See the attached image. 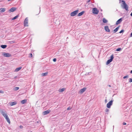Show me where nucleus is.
<instances>
[{
	"label": "nucleus",
	"instance_id": "obj_36",
	"mask_svg": "<svg viewBox=\"0 0 132 132\" xmlns=\"http://www.w3.org/2000/svg\"><path fill=\"white\" fill-rule=\"evenodd\" d=\"M122 124L123 125H126V123L125 122H123Z\"/></svg>",
	"mask_w": 132,
	"mask_h": 132
},
{
	"label": "nucleus",
	"instance_id": "obj_34",
	"mask_svg": "<svg viewBox=\"0 0 132 132\" xmlns=\"http://www.w3.org/2000/svg\"><path fill=\"white\" fill-rule=\"evenodd\" d=\"M0 93H1L3 94L4 93V92L2 90H0Z\"/></svg>",
	"mask_w": 132,
	"mask_h": 132
},
{
	"label": "nucleus",
	"instance_id": "obj_38",
	"mask_svg": "<svg viewBox=\"0 0 132 132\" xmlns=\"http://www.w3.org/2000/svg\"><path fill=\"white\" fill-rule=\"evenodd\" d=\"M130 37H132V32H131L130 35Z\"/></svg>",
	"mask_w": 132,
	"mask_h": 132
},
{
	"label": "nucleus",
	"instance_id": "obj_13",
	"mask_svg": "<svg viewBox=\"0 0 132 132\" xmlns=\"http://www.w3.org/2000/svg\"><path fill=\"white\" fill-rule=\"evenodd\" d=\"M86 88H83L81 89L80 91V93L82 94L83 92H84L86 90Z\"/></svg>",
	"mask_w": 132,
	"mask_h": 132
},
{
	"label": "nucleus",
	"instance_id": "obj_18",
	"mask_svg": "<svg viewBox=\"0 0 132 132\" xmlns=\"http://www.w3.org/2000/svg\"><path fill=\"white\" fill-rule=\"evenodd\" d=\"M84 11H82L81 12L79 13L77 15L78 16H80L82 15L83 13H84Z\"/></svg>",
	"mask_w": 132,
	"mask_h": 132
},
{
	"label": "nucleus",
	"instance_id": "obj_1",
	"mask_svg": "<svg viewBox=\"0 0 132 132\" xmlns=\"http://www.w3.org/2000/svg\"><path fill=\"white\" fill-rule=\"evenodd\" d=\"M122 3L121 4V5L122 8L125 9L126 11H127L128 10V6L127 5L125 1L123 0H120L119 3Z\"/></svg>",
	"mask_w": 132,
	"mask_h": 132
},
{
	"label": "nucleus",
	"instance_id": "obj_4",
	"mask_svg": "<svg viewBox=\"0 0 132 132\" xmlns=\"http://www.w3.org/2000/svg\"><path fill=\"white\" fill-rule=\"evenodd\" d=\"M24 24L25 27L28 26V18H26L25 19L24 22Z\"/></svg>",
	"mask_w": 132,
	"mask_h": 132
},
{
	"label": "nucleus",
	"instance_id": "obj_23",
	"mask_svg": "<svg viewBox=\"0 0 132 132\" xmlns=\"http://www.w3.org/2000/svg\"><path fill=\"white\" fill-rule=\"evenodd\" d=\"M7 47V45H2L1 46V47L3 48H5Z\"/></svg>",
	"mask_w": 132,
	"mask_h": 132
},
{
	"label": "nucleus",
	"instance_id": "obj_10",
	"mask_svg": "<svg viewBox=\"0 0 132 132\" xmlns=\"http://www.w3.org/2000/svg\"><path fill=\"white\" fill-rule=\"evenodd\" d=\"M122 18H121L118 20L116 22V25H118L122 21Z\"/></svg>",
	"mask_w": 132,
	"mask_h": 132
},
{
	"label": "nucleus",
	"instance_id": "obj_37",
	"mask_svg": "<svg viewBox=\"0 0 132 132\" xmlns=\"http://www.w3.org/2000/svg\"><path fill=\"white\" fill-rule=\"evenodd\" d=\"M20 128H22L23 127L22 126H20Z\"/></svg>",
	"mask_w": 132,
	"mask_h": 132
},
{
	"label": "nucleus",
	"instance_id": "obj_2",
	"mask_svg": "<svg viewBox=\"0 0 132 132\" xmlns=\"http://www.w3.org/2000/svg\"><path fill=\"white\" fill-rule=\"evenodd\" d=\"M0 112L4 117L5 118L8 116L7 112L5 110H1L0 111Z\"/></svg>",
	"mask_w": 132,
	"mask_h": 132
},
{
	"label": "nucleus",
	"instance_id": "obj_14",
	"mask_svg": "<svg viewBox=\"0 0 132 132\" xmlns=\"http://www.w3.org/2000/svg\"><path fill=\"white\" fill-rule=\"evenodd\" d=\"M16 104L17 102L15 101H14L11 102L10 103V105L11 106H12L16 105Z\"/></svg>",
	"mask_w": 132,
	"mask_h": 132
},
{
	"label": "nucleus",
	"instance_id": "obj_5",
	"mask_svg": "<svg viewBox=\"0 0 132 132\" xmlns=\"http://www.w3.org/2000/svg\"><path fill=\"white\" fill-rule=\"evenodd\" d=\"M114 58L113 55L112 54L110 57V59L108 60L107 61L106 64L108 65L111 62H112Z\"/></svg>",
	"mask_w": 132,
	"mask_h": 132
},
{
	"label": "nucleus",
	"instance_id": "obj_35",
	"mask_svg": "<svg viewBox=\"0 0 132 132\" xmlns=\"http://www.w3.org/2000/svg\"><path fill=\"white\" fill-rule=\"evenodd\" d=\"M71 109V108L70 107H68L67 109V110H70Z\"/></svg>",
	"mask_w": 132,
	"mask_h": 132
},
{
	"label": "nucleus",
	"instance_id": "obj_25",
	"mask_svg": "<svg viewBox=\"0 0 132 132\" xmlns=\"http://www.w3.org/2000/svg\"><path fill=\"white\" fill-rule=\"evenodd\" d=\"M19 17V15H17L15 17H14L13 18H12V20H15L16 19H17Z\"/></svg>",
	"mask_w": 132,
	"mask_h": 132
},
{
	"label": "nucleus",
	"instance_id": "obj_7",
	"mask_svg": "<svg viewBox=\"0 0 132 132\" xmlns=\"http://www.w3.org/2000/svg\"><path fill=\"white\" fill-rule=\"evenodd\" d=\"M113 101V100H111L107 104L106 106L108 108H111V106L112 104Z\"/></svg>",
	"mask_w": 132,
	"mask_h": 132
},
{
	"label": "nucleus",
	"instance_id": "obj_17",
	"mask_svg": "<svg viewBox=\"0 0 132 132\" xmlns=\"http://www.w3.org/2000/svg\"><path fill=\"white\" fill-rule=\"evenodd\" d=\"M22 67H20L17 68H16L14 70V71L15 72H17L19 71L22 68Z\"/></svg>",
	"mask_w": 132,
	"mask_h": 132
},
{
	"label": "nucleus",
	"instance_id": "obj_3",
	"mask_svg": "<svg viewBox=\"0 0 132 132\" xmlns=\"http://www.w3.org/2000/svg\"><path fill=\"white\" fill-rule=\"evenodd\" d=\"M2 55L6 57H10L11 56V55L8 53L2 52Z\"/></svg>",
	"mask_w": 132,
	"mask_h": 132
},
{
	"label": "nucleus",
	"instance_id": "obj_44",
	"mask_svg": "<svg viewBox=\"0 0 132 132\" xmlns=\"http://www.w3.org/2000/svg\"><path fill=\"white\" fill-rule=\"evenodd\" d=\"M39 9H40V11H39V12H40V7H39Z\"/></svg>",
	"mask_w": 132,
	"mask_h": 132
},
{
	"label": "nucleus",
	"instance_id": "obj_32",
	"mask_svg": "<svg viewBox=\"0 0 132 132\" xmlns=\"http://www.w3.org/2000/svg\"><path fill=\"white\" fill-rule=\"evenodd\" d=\"M56 58H54L53 59V61L54 62H56Z\"/></svg>",
	"mask_w": 132,
	"mask_h": 132
},
{
	"label": "nucleus",
	"instance_id": "obj_27",
	"mask_svg": "<svg viewBox=\"0 0 132 132\" xmlns=\"http://www.w3.org/2000/svg\"><path fill=\"white\" fill-rule=\"evenodd\" d=\"M121 50V48H118L117 49L116 51H120Z\"/></svg>",
	"mask_w": 132,
	"mask_h": 132
},
{
	"label": "nucleus",
	"instance_id": "obj_45",
	"mask_svg": "<svg viewBox=\"0 0 132 132\" xmlns=\"http://www.w3.org/2000/svg\"><path fill=\"white\" fill-rule=\"evenodd\" d=\"M109 87H110V86H110V85H109Z\"/></svg>",
	"mask_w": 132,
	"mask_h": 132
},
{
	"label": "nucleus",
	"instance_id": "obj_22",
	"mask_svg": "<svg viewBox=\"0 0 132 132\" xmlns=\"http://www.w3.org/2000/svg\"><path fill=\"white\" fill-rule=\"evenodd\" d=\"M103 21L104 23H106L108 22V21L105 18L103 19Z\"/></svg>",
	"mask_w": 132,
	"mask_h": 132
},
{
	"label": "nucleus",
	"instance_id": "obj_20",
	"mask_svg": "<svg viewBox=\"0 0 132 132\" xmlns=\"http://www.w3.org/2000/svg\"><path fill=\"white\" fill-rule=\"evenodd\" d=\"M65 89L64 88H62V89H59V92H63Z\"/></svg>",
	"mask_w": 132,
	"mask_h": 132
},
{
	"label": "nucleus",
	"instance_id": "obj_31",
	"mask_svg": "<svg viewBox=\"0 0 132 132\" xmlns=\"http://www.w3.org/2000/svg\"><path fill=\"white\" fill-rule=\"evenodd\" d=\"M32 54L31 53H30L29 54V56L30 57H32Z\"/></svg>",
	"mask_w": 132,
	"mask_h": 132
},
{
	"label": "nucleus",
	"instance_id": "obj_6",
	"mask_svg": "<svg viewBox=\"0 0 132 132\" xmlns=\"http://www.w3.org/2000/svg\"><path fill=\"white\" fill-rule=\"evenodd\" d=\"M78 10H77L72 12L70 13V15L72 16H73L76 15L78 13Z\"/></svg>",
	"mask_w": 132,
	"mask_h": 132
},
{
	"label": "nucleus",
	"instance_id": "obj_30",
	"mask_svg": "<svg viewBox=\"0 0 132 132\" xmlns=\"http://www.w3.org/2000/svg\"><path fill=\"white\" fill-rule=\"evenodd\" d=\"M129 82H132V78H130L129 79Z\"/></svg>",
	"mask_w": 132,
	"mask_h": 132
},
{
	"label": "nucleus",
	"instance_id": "obj_39",
	"mask_svg": "<svg viewBox=\"0 0 132 132\" xmlns=\"http://www.w3.org/2000/svg\"><path fill=\"white\" fill-rule=\"evenodd\" d=\"M130 15L131 16H132V12H131V13L130 14Z\"/></svg>",
	"mask_w": 132,
	"mask_h": 132
},
{
	"label": "nucleus",
	"instance_id": "obj_9",
	"mask_svg": "<svg viewBox=\"0 0 132 132\" xmlns=\"http://www.w3.org/2000/svg\"><path fill=\"white\" fill-rule=\"evenodd\" d=\"M51 112V110H47L46 111L43 112V115H45Z\"/></svg>",
	"mask_w": 132,
	"mask_h": 132
},
{
	"label": "nucleus",
	"instance_id": "obj_16",
	"mask_svg": "<svg viewBox=\"0 0 132 132\" xmlns=\"http://www.w3.org/2000/svg\"><path fill=\"white\" fill-rule=\"evenodd\" d=\"M120 26L118 27H117L115 29H114L113 31V32L114 33H116L118 30L119 27H120Z\"/></svg>",
	"mask_w": 132,
	"mask_h": 132
},
{
	"label": "nucleus",
	"instance_id": "obj_21",
	"mask_svg": "<svg viewBox=\"0 0 132 132\" xmlns=\"http://www.w3.org/2000/svg\"><path fill=\"white\" fill-rule=\"evenodd\" d=\"M1 12H4L5 11V8H1L0 9Z\"/></svg>",
	"mask_w": 132,
	"mask_h": 132
},
{
	"label": "nucleus",
	"instance_id": "obj_24",
	"mask_svg": "<svg viewBox=\"0 0 132 132\" xmlns=\"http://www.w3.org/2000/svg\"><path fill=\"white\" fill-rule=\"evenodd\" d=\"M48 74V72H45L42 74V76H46Z\"/></svg>",
	"mask_w": 132,
	"mask_h": 132
},
{
	"label": "nucleus",
	"instance_id": "obj_42",
	"mask_svg": "<svg viewBox=\"0 0 132 132\" xmlns=\"http://www.w3.org/2000/svg\"><path fill=\"white\" fill-rule=\"evenodd\" d=\"M90 0H88V1H87V2H89L90 1Z\"/></svg>",
	"mask_w": 132,
	"mask_h": 132
},
{
	"label": "nucleus",
	"instance_id": "obj_12",
	"mask_svg": "<svg viewBox=\"0 0 132 132\" xmlns=\"http://www.w3.org/2000/svg\"><path fill=\"white\" fill-rule=\"evenodd\" d=\"M16 9V8L12 7L9 10V12H12L15 11Z\"/></svg>",
	"mask_w": 132,
	"mask_h": 132
},
{
	"label": "nucleus",
	"instance_id": "obj_19",
	"mask_svg": "<svg viewBox=\"0 0 132 132\" xmlns=\"http://www.w3.org/2000/svg\"><path fill=\"white\" fill-rule=\"evenodd\" d=\"M27 101V100H22L21 101V103L22 104H24Z\"/></svg>",
	"mask_w": 132,
	"mask_h": 132
},
{
	"label": "nucleus",
	"instance_id": "obj_33",
	"mask_svg": "<svg viewBox=\"0 0 132 132\" xmlns=\"http://www.w3.org/2000/svg\"><path fill=\"white\" fill-rule=\"evenodd\" d=\"M109 111V109L107 108H106L105 110V112H108Z\"/></svg>",
	"mask_w": 132,
	"mask_h": 132
},
{
	"label": "nucleus",
	"instance_id": "obj_41",
	"mask_svg": "<svg viewBox=\"0 0 132 132\" xmlns=\"http://www.w3.org/2000/svg\"><path fill=\"white\" fill-rule=\"evenodd\" d=\"M130 73H132V70H131L130 72Z\"/></svg>",
	"mask_w": 132,
	"mask_h": 132
},
{
	"label": "nucleus",
	"instance_id": "obj_43",
	"mask_svg": "<svg viewBox=\"0 0 132 132\" xmlns=\"http://www.w3.org/2000/svg\"><path fill=\"white\" fill-rule=\"evenodd\" d=\"M17 77L16 76H15L14 77V79H15Z\"/></svg>",
	"mask_w": 132,
	"mask_h": 132
},
{
	"label": "nucleus",
	"instance_id": "obj_28",
	"mask_svg": "<svg viewBox=\"0 0 132 132\" xmlns=\"http://www.w3.org/2000/svg\"><path fill=\"white\" fill-rule=\"evenodd\" d=\"M124 30L123 29H122V30H121L120 31V32H119V33H122L123 32H124Z\"/></svg>",
	"mask_w": 132,
	"mask_h": 132
},
{
	"label": "nucleus",
	"instance_id": "obj_8",
	"mask_svg": "<svg viewBox=\"0 0 132 132\" xmlns=\"http://www.w3.org/2000/svg\"><path fill=\"white\" fill-rule=\"evenodd\" d=\"M92 12L94 14H97L98 13V11L97 10L96 8H94L93 9Z\"/></svg>",
	"mask_w": 132,
	"mask_h": 132
},
{
	"label": "nucleus",
	"instance_id": "obj_40",
	"mask_svg": "<svg viewBox=\"0 0 132 132\" xmlns=\"http://www.w3.org/2000/svg\"><path fill=\"white\" fill-rule=\"evenodd\" d=\"M105 103L107 102V100L106 99L105 100Z\"/></svg>",
	"mask_w": 132,
	"mask_h": 132
},
{
	"label": "nucleus",
	"instance_id": "obj_29",
	"mask_svg": "<svg viewBox=\"0 0 132 132\" xmlns=\"http://www.w3.org/2000/svg\"><path fill=\"white\" fill-rule=\"evenodd\" d=\"M128 75H127V76H124L123 77V78L124 79H125L126 78H128Z\"/></svg>",
	"mask_w": 132,
	"mask_h": 132
},
{
	"label": "nucleus",
	"instance_id": "obj_15",
	"mask_svg": "<svg viewBox=\"0 0 132 132\" xmlns=\"http://www.w3.org/2000/svg\"><path fill=\"white\" fill-rule=\"evenodd\" d=\"M5 118L6 120L7 121V122L9 123H10V119L9 118L8 116L6 117H5Z\"/></svg>",
	"mask_w": 132,
	"mask_h": 132
},
{
	"label": "nucleus",
	"instance_id": "obj_11",
	"mask_svg": "<svg viewBox=\"0 0 132 132\" xmlns=\"http://www.w3.org/2000/svg\"><path fill=\"white\" fill-rule=\"evenodd\" d=\"M104 29L107 32H110V30L109 28V27L108 26H105L104 27Z\"/></svg>",
	"mask_w": 132,
	"mask_h": 132
},
{
	"label": "nucleus",
	"instance_id": "obj_26",
	"mask_svg": "<svg viewBox=\"0 0 132 132\" xmlns=\"http://www.w3.org/2000/svg\"><path fill=\"white\" fill-rule=\"evenodd\" d=\"M19 87H15L13 89L14 90L16 91L18 90L19 89Z\"/></svg>",
	"mask_w": 132,
	"mask_h": 132
}]
</instances>
